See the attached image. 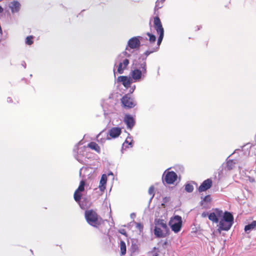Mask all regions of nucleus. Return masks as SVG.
<instances>
[{
	"instance_id": "obj_1",
	"label": "nucleus",
	"mask_w": 256,
	"mask_h": 256,
	"mask_svg": "<svg viewBox=\"0 0 256 256\" xmlns=\"http://www.w3.org/2000/svg\"><path fill=\"white\" fill-rule=\"evenodd\" d=\"M154 27L156 31V32L159 34L158 40L157 44L156 46L154 47L152 50H148L144 52L146 56H148L150 54L157 51L160 48V46L162 40L164 36V29L162 27V22L158 16H156L154 18Z\"/></svg>"
},
{
	"instance_id": "obj_2",
	"label": "nucleus",
	"mask_w": 256,
	"mask_h": 256,
	"mask_svg": "<svg viewBox=\"0 0 256 256\" xmlns=\"http://www.w3.org/2000/svg\"><path fill=\"white\" fill-rule=\"evenodd\" d=\"M84 218L86 222L90 225L95 228H98L104 222L102 218L98 216L96 211L92 209L85 211Z\"/></svg>"
},
{
	"instance_id": "obj_3",
	"label": "nucleus",
	"mask_w": 256,
	"mask_h": 256,
	"mask_svg": "<svg viewBox=\"0 0 256 256\" xmlns=\"http://www.w3.org/2000/svg\"><path fill=\"white\" fill-rule=\"evenodd\" d=\"M154 234L158 238H164L168 230L166 222L162 219L156 218L154 222Z\"/></svg>"
},
{
	"instance_id": "obj_4",
	"label": "nucleus",
	"mask_w": 256,
	"mask_h": 256,
	"mask_svg": "<svg viewBox=\"0 0 256 256\" xmlns=\"http://www.w3.org/2000/svg\"><path fill=\"white\" fill-rule=\"evenodd\" d=\"M234 223V217L232 214L228 212L224 214L223 218L219 222L218 230L220 232L222 230H229Z\"/></svg>"
},
{
	"instance_id": "obj_5",
	"label": "nucleus",
	"mask_w": 256,
	"mask_h": 256,
	"mask_svg": "<svg viewBox=\"0 0 256 256\" xmlns=\"http://www.w3.org/2000/svg\"><path fill=\"white\" fill-rule=\"evenodd\" d=\"M140 69L136 68L131 72V76L134 82L138 81L140 80L142 76H144L146 73V64L145 61H143L139 67Z\"/></svg>"
},
{
	"instance_id": "obj_6",
	"label": "nucleus",
	"mask_w": 256,
	"mask_h": 256,
	"mask_svg": "<svg viewBox=\"0 0 256 256\" xmlns=\"http://www.w3.org/2000/svg\"><path fill=\"white\" fill-rule=\"evenodd\" d=\"M169 224L172 231L178 232L180 230L182 226V220L180 216H175L172 218L169 222Z\"/></svg>"
},
{
	"instance_id": "obj_7",
	"label": "nucleus",
	"mask_w": 256,
	"mask_h": 256,
	"mask_svg": "<svg viewBox=\"0 0 256 256\" xmlns=\"http://www.w3.org/2000/svg\"><path fill=\"white\" fill-rule=\"evenodd\" d=\"M122 106L126 108H132L136 105V102L129 94H126L120 99Z\"/></svg>"
},
{
	"instance_id": "obj_8",
	"label": "nucleus",
	"mask_w": 256,
	"mask_h": 256,
	"mask_svg": "<svg viewBox=\"0 0 256 256\" xmlns=\"http://www.w3.org/2000/svg\"><path fill=\"white\" fill-rule=\"evenodd\" d=\"M141 36H135L130 38L128 42L127 47H129L131 49L138 48L140 46V38H142ZM128 50V48H126Z\"/></svg>"
},
{
	"instance_id": "obj_9",
	"label": "nucleus",
	"mask_w": 256,
	"mask_h": 256,
	"mask_svg": "<svg viewBox=\"0 0 256 256\" xmlns=\"http://www.w3.org/2000/svg\"><path fill=\"white\" fill-rule=\"evenodd\" d=\"M178 178L176 173L173 171L166 172L163 179V182H165L167 184H172Z\"/></svg>"
},
{
	"instance_id": "obj_10",
	"label": "nucleus",
	"mask_w": 256,
	"mask_h": 256,
	"mask_svg": "<svg viewBox=\"0 0 256 256\" xmlns=\"http://www.w3.org/2000/svg\"><path fill=\"white\" fill-rule=\"evenodd\" d=\"M85 182L84 180H81L80 184L78 188L76 190L74 194V200L76 202H80L82 198V194L80 192H82L84 190Z\"/></svg>"
},
{
	"instance_id": "obj_11",
	"label": "nucleus",
	"mask_w": 256,
	"mask_h": 256,
	"mask_svg": "<svg viewBox=\"0 0 256 256\" xmlns=\"http://www.w3.org/2000/svg\"><path fill=\"white\" fill-rule=\"evenodd\" d=\"M212 186V180L211 178H208L204 180L198 188L200 192L206 191Z\"/></svg>"
},
{
	"instance_id": "obj_12",
	"label": "nucleus",
	"mask_w": 256,
	"mask_h": 256,
	"mask_svg": "<svg viewBox=\"0 0 256 256\" xmlns=\"http://www.w3.org/2000/svg\"><path fill=\"white\" fill-rule=\"evenodd\" d=\"M8 6L12 13H16L20 11L21 4L18 0H13L10 3Z\"/></svg>"
},
{
	"instance_id": "obj_13",
	"label": "nucleus",
	"mask_w": 256,
	"mask_h": 256,
	"mask_svg": "<svg viewBox=\"0 0 256 256\" xmlns=\"http://www.w3.org/2000/svg\"><path fill=\"white\" fill-rule=\"evenodd\" d=\"M124 121L126 124L127 127L130 129H132L135 124L134 118L128 114L125 115Z\"/></svg>"
},
{
	"instance_id": "obj_14",
	"label": "nucleus",
	"mask_w": 256,
	"mask_h": 256,
	"mask_svg": "<svg viewBox=\"0 0 256 256\" xmlns=\"http://www.w3.org/2000/svg\"><path fill=\"white\" fill-rule=\"evenodd\" d=\"M118 81L121 82L123 86L126 88H128L132 83V80L130 78L126 76H120L118 78Z\"/></svg>"
},
{
	"instance_id": "obj_15",
	"label": "nucleus",
	"mask_w": 256,
	"mask_h": 256,
	"mask_svg": "<svg viewBox=\"0 0 256 256\" xmlns=\"http://www.w3.org/2000/svg\"><path fill=\"white\" fill-rule=\"evenodd\" d=\"M129 64V60L127 58H125L123 60L122 62H120L118 66L117 72L118 74H122L124 72V70H126Z\"/></svg>"
},
{
	"instance_id": "obj_16",
	"label": "nucleus",
	"mask_w": 256,
	"mask_h": 256,
	"mask_svg": "<svg viewBox=\"0 0 256 256\" xmlns=\"http://www.w3.org/2000/svg\"><path fill=\"white\" fill-rule=\"evenodd\" d=\"M121 134V129L119 128L114 127L111 128L110 130V136L112 138L118 137Z\"/></svg>"
},
{
	"instance_id": "obj_17",
	"label": "nucleus",
	"mask_w": 256,
	"mask_h": 256,
	"mask_svg": "<svg viewBox=\"0 0 256 256\" xmlns=\"http://www.w3.org/2000/svg\"><path fill=\"white\" fill-rule=\"evenodd\" d=\"M107 181V176L106 174H103L102 176L100 182L99 188L101 190H104L106 188V184Z\"/></svg>"
},
{
	"instance_id": "obj_18",
	"label": "nucleus",
	"mask_w": 256,
	"mask_h": 256,
	"mask_svg": "<svg viewBox=\"0 0 256 256\" xmlns=\"http://www.w3.org/2000/svg\"><path fill=\"white\" fill-rule=\"evenodd\" d=\"M87 146L92 150H95L98 153L100 152V146L95 142H90L88 144Z\"/></svg>"
},
{
	"instance_id": "obj_19",
	"label": "nucleus",
	"mask_w": 256,
	"mask_h": 256,
	"mask_svg": "<svg viewBox=\"0 0 256 256\" xmlns=\"http://www.w3.org/2000/svg\"><path fill=\"white\" fill-rule=\"evenodd\" d=\"M256 228V220L252 221L251 224H248L245 226L244 230L248 232V230H252Z\"/></svg>"
},
{
	"instance_id": "obj_20",
	"label": "nucleus",
	"mask_w": 256,
	"mask_h": 256,
	"mask_svg": "<svg viewBox=\"0 0 256 256\" xmlns=\"http://www.w3.org/2000/svg\"><path fill=\"white\" fill-rule=\"evenodd\" d=\"M236 162L232 160H230L226 162V168L228 170H232L234 167Z\"/></svg>"
},
{
	"instance_id": "obj_21",
	"label": "nucleus",
	"mask_w": 256,
	"mask_h": 256,
	"mask_svg": "<svg viewBox=\"0 0 256 256\" xmlns=\"http://www.w3.org/2000/svg\"><path fill=\"white\" fill-rule=\"evenodd\" d=\"M120 248L121 255H124L126 254V243L123 240H121L120 242Z\"/></svg>"
},
{
	"instance_id": "obj_22",
	"label": "nucleus",
	"mask_w": 256,
	"mask_h": 256,
	"mask_svg": "<svg viewBox=\"0 0 256 256\" xmlns=\"http://www.w3.org/2000/svg\"><path fill=\"white\" fill-rule=\"evenodd\" d=\"M208 218L210 220L216 223H217L218 222V220L214 212H211L208 215Z\"/></svg>"
},
{
	"instance_id": "obj_23",
	"label": "nucleus",
	"mask_w": 256,
	"mask_h": 256,
	"mask_svg": "<svg viewBox=\"0 0 256 256\" xmlns=\"http://www.w3.org/2000/svg\"><path fill=\"white\" fill-rule=\"evenodd\" d=\"M146 35L148 36V41L150 44L154 43L156 41V36L150 32H147Z\"/></svg>"
},
{
	"instance_id": "obj_24",
	"label": "nucleus",
	"mask_w": 256,
	"mask_h": 256,
	"mask_svg": "<svg viewBox=\"0 0 256 256\" xmlns=\"http://www.w3.org/2000/svg\"><path fill=\"white\" fill-rule=\"evenodd\" d=\"M185 190L188 192H191L194 190V187L192 184H187L185 185Z\"/></svg>"
},
{
	"instance_id": "obj_25",
	"label": "nucleus",
	"mask_w": 256,
	"mask_h": 256,
	"mask_svg": "<svg viewBox=\"0 0 256 256\" xmlns=\"http://www.w3.org/2000/svg\"><path fill=\"white\" fill-rule=\"evenodd\" d=\"M33 36H30L26 37V43L28 45H31L33 44Z\"/></svg>"
},
{
	"instance_id": "obj_26",
	"label": "nucleus",
	"mask_w": 256,
	"mask_h": 256,
	"mask_svg": "<svg viewBox=\"0 0 256 256\" xmlns=\"http://www.w3.org/2000/svg\"><path fill=\"white\" fill-rule=\"evenodd\" d=\"M148 192L152 198L154 196V187L153 186H150L148 189Z\"/></svg>"
},
{
	"instance_id": "obj_27",
	"label": "nucleus",
	"mask_w": 256,
	"mask_h": 256,
	"mask_svg": "<svg viewBox=\"0 0 256 256\" xmlns=\"http://www.w3.org/2000/svg\"><path fill=\"white\" fill-rule=\"evenodd\" d=\"M212 200V198L210 195H207L204 197L202 201L206 202H210Z\"/></svg>"
},
{
	"instance_id": "obj_28",
	"label": "nucleus",
	"mask_w": 256,
	"mask_h": 256,
	"mask_svg": "<svg viewBox=\"0 0 256 256\" xmlns=\"http://www.w3.org/2000/svg\"><path fill=\"white\" fill-rule=\"evenodd\" d=\"M118 232L125 236H127L126 232L124 229H120L118 230Z\"/></svg>"
},
{
	"instance_id": "obj_29",
	"label": "nucleus",
	"mask_w": 256,
	"mask_h": 256,
	"mask_svg": "<svg viewBox=\"0 0 256 256\" xmlns=\"http://www.w3.org/2000/svg\"><path fill=\"white\" fill-rule=\"evenodd\" d=\"M136 226L140 230H142V228H143V225L142 224H140V223H137Z\"/></svg>"
},
{
	"instance_id": "obj_30",
	"label": "nucleus",
	"mask_w": 256,
	"mask_h": 256,
	"mask_svg": "<svg viewBox=\"0 0 256 256\" xmlns=\"http://www.w3.org/2000/svg\"><path fill=\"white\" fill-rule=\"evenodd\" d=\"M248 180L250 182H254V178H251L250 176H248Z\"/></svg>"
},
{
	"instance_id": "obj_31",
	"label": "nucleus",
	"mask_w": 256,
	"mask_h": 256,
	"mask_svg": "<svg viewBox=\"0 0 256 256\" xmlns=\"http://www.w3.org/2000/svg\"><path fill=\"white\" fill-rule=\"evenodd\" d=\"M207 216H208V213H206V212H203V213L202 214V217H206Z\"/></svg>"
},
{
	"instance_id": "obj_32",
	"label": "nucleus",
	"mask_w": 256,
	"mask_h": 256,
	"mask_svg": "<svg viewBox=\"0 0 256 256\" xmlns=\"http://www.w3.org/2000/svg\"><path fill=\"white\" fill-rule=\"evenodd\" d=\"M80 208H82V209H85V207L84 206V205L82 204H80Z\"/></svg>"
},
{
	"instance_id": "obj_33",
	"label": "nucleus",
	"mask_w": 256,
	"mask_h": 256,
	"mask_svg": "<svg viewBox=\"0 0 256 256\" xmlns=\"http://www.w3.org/2000/svg\"><path fill=\"white\" fill-rule=\"evenodd\" d=\"M4 11L3 8L0 6V13Z\"/></svg>"
},
{
	"instance_id": "obj_34",
	"label": "nucleus",
	"mask_w": 256,
	"mask_h": 256,
	"mask_svg": "<svg viewBox=\"0 0 256 256\" xmlns=\"http://www.w3.org/2000/svg\"><path fill=\"white\" fill-rule=\"evenodd\" d=\"M8 102H12V100L10 98H8Z\"/></svg>"
},
{
	"instance_id": "obj_35",
	"label": "nucleus",
	"mask_w": 256,
	"mask_h": 256,
	"mask_svg": "<svg viewBox=\"0 0 256 256\" xmlns=\"http://www.w3.org/2000/svg\"><path fill=\"white\" fill-rule=\"evenodd\" d=\"M220 214L222 213V211L216 210Z\"/></svg>"
},
{
	"instance_id": "obj_36",
	"label": "nucleus",
	"mask_w": 256,
	"mask_h": 256,
	"mask_svg": "<svg viewBox=\"0 0 256 256\" xmlns=\"http://www.w3.org/2000/svg\"><path fill=\"white\" fill-rule=\"evenodd\" d=\"M153 256H158V254H156L154 255Z\"/></svg>"
},
{
	"instance_id": "obj_37",
	"label": "nucleus",
	"mask_w": 256,
	"mask_h": 256,
	"mask_svg": "<svg viewBox=\"0 0 256 256\" xmlns=\"http://www.w3.org/2000/svg\"><path fill=\"white\" fill-rule=\"evenodd\" d=\"M58 246H56V247L55 248L56 250L57 249Z\"/></svg>"
},
{
	"instance_id": "obj_38",
	"label": "nucleus",
	"mask_w": 256,
	"mask_h": 256,
	"mask_svg": "<svg viewBox=\"0 0 256 256\" xmlns=\"http://www.w3.org/2000/svg\"><path fill=\"white\" fill-rule=\"evenodd\" d=\"M129 144L130 145V146H132V144L130 142Z\"/></svg>"
}]
</instances>
